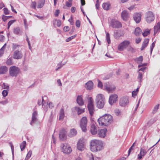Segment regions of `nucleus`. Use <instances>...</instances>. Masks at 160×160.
Instances as JSON below:
<instances>
[{
    "mask_svg": "<svg viewBox=\"0 0 160 160\" xmlns=\"http://www.w3.org/2000/svg\"><path fill=\"white\" fill-rule=\"evenodd\" d=\"M64 116V109L62 108L61 109L60 112V116L59 118V119H63Z\"/></svg>",
    "mask_w": 160,
    "mask_h": 160,
    "instance_id": "obj_34",
    "label": "nucleus"
},
{
    "mask_svg": "<svg viewBox=\"0 0 160 160\" xmlns=\"http://www.w3.org/2000/svg\"><path fill=\"white\" fill-rule=\"evenodd\" d=\"M36 2H32L30 5V7L34 9H36Z\"/></svg>",
    "mask_w": 160,
    "mask_h": 160,
    "instance_id": "obj_44",
    "label": "nucleus"
},
{
    "mask_svg": "<svg viewBox=\"0 0 160 160\" xmlns=\"http://www.w3.org/2000/svg\"><path fill=\"white\" fill-rule=\"evenodd\" d=\"M155 41H154L153 42L151 46L150 47L151 54L152 51L153 50V48L155 46Z\"/></svg>",
    "mask_w": 160,
    "mask_h": 160,
    "instance_id": "obj_53",
    "label": "nucleus"
},
{
    "mask_svg": "<svg viewBox=\"0 0 160 160\" xmlns=\"http://www.w3.org/2000/svg\"><path fill=\"white\" fill-rule=\"evenodd\" d=\"M159 106V105L157 104L154 107V109L152 110L153 114H155L157 112L158 110V109Z\"/></svg>",
    "mask_w": 160,
    "mask_h": 160,
    "instance_id": "obj_43",
    "label": "nucleus"
},
{
    "mask_svg": "<svg viewBox=\"0 0 160 160\" xmlns=\"http://www.w3.org/2000/svg\"><path fill=\"white\" fill-rule=\"evenodd\" d=\"M72 5V2H66V5L67 7H70Z\"/></svg>",
    "mask_w": 160,
    "mask_h": 160,
    "instance_id": "obj_63",
    "label": "nucleus"
},
{
    "mask_svg": "<svg viewBox=\"0 0 160 160\" xmlns=\"http://www.w3.org/2000/svg\"><path fill=\"white\" fill-rule=\"evenodd\" d=\"M56 21L57 22V26L58 27H59L60 26L61 24V21L60 20H56Z\"/></svg>",
    "mask_w": 160,
    "mask_h": 160,
    "instance_id": "obj_61",
    "label": "nucleus"
},
{
    "mask_svg": "<svg viewBox=\"0 0 160 160\" xmlns=\"http://www.w3.org/2000/svg\"><path fill=\"white\" fill-rule=\"evenodd\" d=\"M98 122L100 125L106 126L112 122V117L110 114H106L98 118Z\"/></svg>",
    "mask_w": 160,
    "mask_h": 160,
    "instance_id": "obj_2",
    "label": "nucleus"
},
{
    "mask_svg": "<svg viewBox=\"0 0 160 160\" xmlns=\"http://www.w3.org/2000/svg\"><path fill=\"white\" fill-rule=\"evenodd\" d=\"M160 29V23L158 22L154 27V35H155Z\"/></svg>",
    "mask_w": 160,
    "mask_h": 160,
    "instance_id": "obj_30",
    "label": "nucleus"
},
{
    "mask_svg": "<svg viewBox=\"0 0 160 160\" xmlns=\"http://www.w3.org/2000/svg\"><path fill=\"white\" fill-rule=\"evenodd\" d=\"M8 102V100L7 99L3 101H0V103L3 105H5L7 104Z\"/></svg>",
    "mask_w": 160,
    "mask_h": 160,
    "instance_id": "obj_54",
    "label": "nucleus"
},
{
    "mask_svg": "<svg viewBox=\"0 0 160 160\" xmlns=\"http://www.w3.org/2000/svg\"><path fill=\"white\" fill-rule=\"evenodd\" d=\"M26 142L25 141H23L20 144V148L22 151H23L26 146Z\"/></svg>",
    "mask_w": 160,
    "mask_h": 160,
    "instance_id": "obj_37",
    "label": "nucleus"
},
{
    "mask_svg": "<svg viewBox=\"0 0 160 160\" xmlns=\"http://www.w3.org/2000/svg\"><path fill=\"white\" fill-rule=\"evenodd\" d=\"M13 31L15 34L18 35H21L22 32V31L18 27L14 28Z\"/></svg>",
    "mask_w": 160,
    "mask_h": 160,
    "instance_id": "obj_24",
    "label": "nucleus"
},
{
    "mask_svg": "<svg viewBox=\"0 0 160 160\" xmlns=\"http://www.w3.org/2000/svg\"><path fill=\"white\" fill-rule=\"evenodd\" d=\"M87 124V119L86 117H83L81 120L80 126L82 131L86 132Z\"/></svg>",
    "mask_w": 160,
    "mask_h": 160,
    "instance_id": "obj_8",
    "label": "nucleus"
},
{
    "mask_svg": "<svg viewBox=\"0 0 160 160\" xmlns=\"http://www.w3.org/2000/svg\"><path fill=\"white\" fill-rule=\"evenodd\" d=\"M147 65V63H144L142 64L139 65L138 66V67L139 68H140V67H142V68H140L139 70L138 71H142L144 72V70H145V69L146 68V67H144V66H146Z\"/></svg>",
    "mask_w": 160,
    "mask_h": 160,
    "instance_id": "obj_33",
    "label": "nucleus"
},
{
    "mask_svg": "<svg viewBox=\"0 0 160 160\" xmlns=\"http://www.w3.org/2000/svg\"><path fill=\"white\" fill-rule=\"evenodd\" d=\"M107 130L106 128L101 129L98 131V135L101 138H104L106 136Z\"/></svg>",
    "mask_w": 160,
    "mask_h": 160,
    "instance_id": "obj_21",
    "label": "nucleus"
},
{
    "mask_svg": "<svg viewBox=\"0 0 160 160\" xmlns=\"http://www.w3.org/2000/svg\"><path fill=\"white\" fill-rule=\"evenodd\" d=\"M149 39L148 38H146L144 39L142 44V47L141 48V50H144L147 46L149 42Z\"/></svg>",
    "mask_w": 160,
    "mask_h": 160,
    "instance_id": "obj_26",
    "label": "nucleus"
},
{
    "mask_svg": "<svg viewBox=\"0 0 160 160\" xmlns=\"http://www.w3.org/2000/svg\"><path fill=\"white\" fill-rule=\"evenodd\" d=\"M8 91L7 90H3L2 92V94L4 97H6L8 94Z\"/></svg>",
    "mask_w": 160,
    "mask_h": 160,
    "instance_id": "obj_48",
    "label": "nucleus"
},
{
    "mask_svg": "<svg viewBox=\"0 0 160 160\" xmlns=\"http://www.w3.org/2000/svg\"><path fill=\"white\" fill-rule=\"evenodd\" d=\"M121 35L119 33L118 30H115L114 31V36L116 39H119L121 36Z\"/></svg>",
    "mask_w": 160,
    "mask_h": 160,
    "instance_id": "obj_31",
    "label": "nucleus"
},
{
    "mask_svg": "<svg viewBox=\"0 0 160 160\" xmlns=\"http://www.w3.org/2000/svg\"><path fill=\"white\" fill-rule=\"evenodd\" d=\"M88 108L89 113L91 116H92L94 111V109L93 101L92 97H88Z\"/></svg>",
    "mask_w": 160,
    "mask_h": 160,
    "instance_id": "obj_4",
    "label": "nucleus"
},
{
    "mask_svg": "<svg viewBox=\"0 0 160 160\" xmlns=\"http://www.w3.org/2000/svg\"><path fill=\"white\" fill-rule=\"evenodd\" d=\"M85 145L83 139H80L77 142V149L79 151H82L85 149Z\"/></svg>",
    "mask_w": 160,
    "mask_h": 160,
    "instance_id": "obj_11",
    "label": "nucleus"
},
{
    "mask_svg": "<svg viewBox=\"0 0 160 160\" xmlns=\"http://www.w3.org/2000/svg\"><path fill=\"white\" fill-rule=\"evenodd\" d=\"M122 18L124 21L127 20L129 18V15L127 11H123L121 13Z\"/></svg>",
    "mask_w": 160,
    "mask_h": 160,
    "instance_id": "obj_23",
    "label": "nucleus"
},
{
    "mask_svg": "<svg viewBox=\"0 0 160 160\" xmlns=\"http://www.w3.org/2000/svg\"><path fill=\"white\" fill-rule=\"evenodd\" d=\"M8 71V68L5 66H2L0 67V74H5Z\"/></svg>",
    "mask_w": 160,
    "mask_h": 160,
    "instance_id": "obj_27",
    "label": "nucleus"
},
{
    "mask_svg": "<svg viewBox=\"0 0 160 160\" xmlns=\"http://www.w3.org/2000/svg\"><path fill=\"white\" fill-rule=\"evenodd\" d=\"M102 6L104 10H108L109 9L110 5L109 3H104L103 4Z\"/></svg>",
    "mask_w": 160,
    "mask_h": 160,
    "instance_id": "obj_36",
    "label": "nucleus"
},
{
    "mask_svg": "<svg viewBox=\"0 0 160 160\" xmlns=\"http://www.w3.org/2000/svg\"><path fill=\"white\" fill-rule=\"evenodd\" d=\"M93 83L91 81H89L85 84V88L87 90H91L93 88Z\"/></svg>",
    "mask_w": 160,
    "mask_h": 160,
    "instance_id": "obj_22",
    "label": "nucleus"
},
{
    "mask_svg": "<svg viewBox=\"0 0 160 160\" xmlns=\"http://www.w3.org/2000/svg\"><path fill=\"white\" fill-rule=\"evenodd\" d=\"M155 18L154 15L152 12L149 11L146 12L145 19L148 23L152 22Z\"/></svg>",
    "mask_w": 160,
    "mask_h": 160,
    "instance_id": "obj_6",
    "label": "nucleus"
},
{
    "mask_svg": "<svg viewBox=\"0 0 160 160\" xmlns=\"http://www.w3.org/2000/svg\"><path fill=\"white\" fill-rule=\"evenodd\" d=\"M77 102L80 106H82L84 104V101L82 96H78L77 98Z\"/></svg>",
    "mask_w": 160,
    "mask_h": 160,
    "instance_id": "obj_25",
    "label": "nucleus"
},
{
    "mask_svg": "<svg viewBox=\"0 0 160 160\" xmlns=\"http://www.w3.org/2000/svg\"><path fill=\"white\" fill-rule=\"evenodd\" d=\"M3 86H2L3 88L4 89H9V86L7 84H6L5 83H3Z\"/></svg>",
    "mask_w": 160,
    "mask_h": 160,
    "instance_id": "obj_60",
    "label": "nucleus"
},
{
    "mask_svg": "<svg viewBox=\"0 0 160 160\" xmlns=\"http://www.w3.org/2000/svg\"><path fill=\"white\" fill-rule=\"evenodd\" d=\"M77 131L74 129H71L70 131V133L68 134V136L70 137H72L75 136L77 134Z\"/></svg>",
    "mask_w": 160,
    "mask_h": 160,
    "instance_id": "obj_29",
    "label": "nucleus"
},
{
    "mask_svg": "<svg viewBox=\"0 0 160 160\" xmlns=\"http://www.w3.org/2000/svg\"><path fill=\"white\" fill-rule=\"evenodd\" d=\"M129 103L128 98L127 97L121 98L119 101L120 105L122 107H125Z\"/></svg>",
    "mask_w": 160,
    "mask_h": 160,
    "instance_id": "obj_14",
    "label": "nucleus"
},
{
    "mask_svg": "<svg viewBox=\"0 0 160 160\" xmlns=\"http://www.w3.org/2000/svg\"><path fill=\"white\" fill-rule=\"evenodd\" d=\"M32 154V151L31 150H30L28 152V154L27 155L26 157L24 160H28L31 157Z\"/></svg>",
    "mask_w": 160,
    "mask_h": 160,
    "instance_id": "obj_42",
    "label": "nucleus"
},
{
    "mask_svg": "<svg viewBox=\"0 0 160 160\" xmlns=\"http://www.w3.org/2000/svg\"><path fill=\"white\" fill-rule=\"evenodd\" d=\"M38 114L37 111L34 112L32 114V120L30 122V124L33 126L38 120Z\"/></svg>",
    "mask_w": 160,
    "mask_h": 160,
    "instance_id": "obj_16",
    "label": "nucleus"
},
{
    "mask_svg": "<svg viewBox=\"0 0 160 160\" xmlns=\"http://www.w3.org/2000/svg\"><path fill=\"white\" fill-rule=\"evenodd\" d=\"M88 156L89 158V160H94L93 155L91 153L88 154Z\"/></svg>",
    "mask_w": 160,
    "mask_h": 160,
    "instance_id": "obj_52",
    "label": "nucleus"
},
{
    "mask_svg": "<svg viewBox=\"0 0 160 160\" xmlns=\"http://www.w3.org/2000/svg\"><path fill=\"white\" fill-rule=\"evenodd\" d=\"M66 132L64 129H62L59 133V138L62 140H64L66 137Z\"/></svg>",
    "mask_w": 160,
    "mask_h": 160,
    "instance_id": "obj_20",
    "label": "nucleus"
},
{
    "mask_svg": "<svg viewBox=\"0 0 160 160\" xmlns=\"http://www.w3.org/2000/svg\"><path fill=\"white\" fill-rule=\"evenodd\" d=\"M106 40L107 41V42L108 43V44H109L111 42L110 35L108 32H106Z\"/></svg>",
    "mask_w": 160,
    "mask_h": 160,
    "instance_id": "obj_40",
    "label": "nucleus"
},
{
    "mask_svg": "<svg viewBox=\"0 0 160 160\" xmlns=\"http://www.w3.org/2000/svg\"><path fill=\"white\" fill-rule=\"evenodd\" d=\"M130 43L128 40H125L121 43L118 47V49L120 51H122L127 47Z\"/></svg>",
    "mask_w": 160,
    "mask_h": 160,
    "instance_id": "obj_10",
    "label": "nucleus"
},
{
    "mask_svg": "<svg viewBox=\"0 0 160 160\" xmlns=\"http://www.w3.org/2000/svg\"><path fill=\"white\" fill-rule=\"evenodd\" d=\"M20 69L17 67L12 66L9 69V74L12 77H16L19 73Z\"/></svg>",
    "mask_w": 160,
    "mask_h": 160,
    "instance_id": "obj_7",
    "label": "nucleus"
},
{
    "mask_svg": "<svg viewBox=\"0 0 160 160\" xmlns=\"http://www.w3.org/2000/svg\"><path fill=\"white\" fill-rule=\"evenodd\" d=\"M23 21H24V25L25 27V29L26 30L28 29V25H27V20H26V19H24L23 20Z\"/></svg>",
    "mask_w": 160,
    "mask_h": 160,
    "instance_id": "obj_56",
    "label": "nucleus"
},
{
    "mask_svg": "<svg viewBox=\"0 0 160 160\" xmlns=\"http://www.w3.org/2000/svg\"><path fill=\"white\" fill-rule=\"evenodd\" d=\"M143 60V57L142 56H140L139 57L136 58L135 59V61L138 63H141Z\"/></svg>",
    "mask_w": 160,
    "mask_h": 160,
    "instance_id": "obj_39",
    "label": "nucleus"
},
{
    "mask_svg": "<svg viewBox=\"0 0 160 160\" xmlns=\"http://www.w3.org/2000/svg\"><path fill=\"white\" fill-rule=\"evenodd\" d=\"M20 47V46L18 45L13 44L12 45V49L13 50H15L16 49H18Z\"/></svg>",
    "mask_w": 160,
    "mask_h": 160,
    "instance_id": "obj_51",
    "label": "nucleus"
},
{
    "mask_svg": "<svg viewBox=\"0 0 160 160\" xmlns=\"http://www.w3.org/2000/svg\"><path fill=\"white\" fill-rule=\"evenodd\" d=\"M141 16V13L136 12L133 15V19L137 23H139L140 22Z\"/></svg>",
    "mask_w": 160,
    "mask_h": 160,
    "instance_id": "obj_18",
    "label": "nucleus"
},
{
    "mask_svg": "<svg viewBox=\"0 0 160 160\" xmlns=\"http://www.w3.org/2000/svg\"><path fill=\"white\" fill-rule=\"evenodd\" d=\"M110 26L113 28H118L122 26L121 23L119 21L112 19L111 20Z\"/></svg>",
    "mask_w": 160,
    "mask_h": 160,
    "instance_id": "obj_12",
    "label": "nucleus"
},
{
    "mask_svg": "<svg viewBox=\"0 0 160 160\" xmlns=\"http://www.w3.org/2000/svg\"><path fill=\"white\" fill-rule=\"evenodd\" d=\"M90 131L91 133L95 135L97 133V129L96 127L94 124H92L91 126Z\"/></svg>",
    "mask_w": 160,
    "mask_h": 160,
    "instance_id": "obj_28",
    "label": "nucleus"
},
{
    "mask_svg": "<svg viewBox=\"0 0 160 160\" xmlns=\"http://www.w3.org/2000/svg\"><path fill=\"white\" fill-rule=\"evenodd\" d=\"M61 147L62 152L65 154L70 153L72 151L71 148L66 143L61 144Z\"/></svg>",
    "mask_w": 160,
    "mask_h": 160,
    "instance_id": "obj_5",
    "label": "nucleus"
},
{
    "mask_svg": "<svg viewBox=\"0 0 160 160\" xmlns=\"http://www.w3.org/2000/svg\"><path fill=\"white\" fill-rule=\"evenodd\" d=\"M23 57V54L21 51L16 50L15 51L13 55V58L16 59H21Z\"/></svg>",
    "mask_w": 160,
    "mask_h": 160,
    "instance_id": "obj_15",
    "label": "nucleus"
},
{
    "mask_svg": "<svg viewBox=\"0 0 160 160\" xmlns=\"http://www.w3.org/2000/svg\"><path fill=\"white\" fill-rule=\"evenodd\" d=\"M6 64L8 65H11L13 64L12 61V58L11 57L9 58H8L6 62Z\"/></svg>",
    "mask_w": 160,
    "mask_h": 160,
    "instance_id": "obj_41",
    "label": "nucleus"
},
{
    "mask_svg": "<svg viewBox=\"0 0 160 160\" xmlns=\"http://www.w3.org/2000/svg\"><path fill=\"white\" fill-rule=\"evenodd\" d=\"M147 153V151L144 148H142L140 149V153L138 155V158L139 160L142 159V157L144 156Z\"/></svg>",
    "mask_w": 160,
    "mask_h": 160,
    "instance_id": "obj_19",
    "label": "nucleus"
},
{
    "mask_svg": "<svg viewBox=\"0 0 160 160\" xmlns=\"http://www.w3.org/2000/svg\"><path fill=\"white\" fill-rule=\"evenodd\" d=\"M98 86L99 88H102L103 85L102 82L99 80H98Z\"/></svg>",
    "mask_w": 160,
    "mask_h": 160,
    "instance_id": "obj_57",
    "label": "nucleus"
},
{
    "mask_svg": "<svg viewBox=\"0 0 160 160\" xmlns=\"http://www.w3.org/2000/svg\"><path fill=\"white\" fill-rule=\"evenodd\" d=\"M3 9L4 13L5 14L7 15L9 14V11L7 8H4Z\"/></svg>",
    "mask_w": 160,
    "mask_h": 160,
    "instance_id": "obj_58",
    "label": "nucleus"
},
{
    "mask_svg": "<svg viewBox=\"0 0 160 160\" xmlns=\"http://www.w3.org/2000/svg\"><path fill=\"white\" fill-rule=\"evenodd\" d=\"M96 101L98 108H103L105 103V99L103 95L101 94H98L96 97Z\"/></svg>",
    "mask_w": 160,
    "mask_h": 160,
    "instance_id": "obj_3",
    "label": "nucleus"
},
{
    "mask_svg": "<svg viewBox=\"0 0 160 160\" xmlns=\"http://www.w3.org/2000/svg\"><path fill=\"white\" fill-rule=\"evenodd\" d=\"M135 144V142H134L133 144L132 145V146H131V147L128 150V156L130 153V152L134 148V145Z\"/></svg>",
    "mask_w": 160,
    "mask_h": 160,
    "instance_id": "obj_50",
    "label": "nucleus"
},
{
    "mask_svg": "<svg viewBox=\"0 0 160 160\" xmlns=\"http://www.w3.org/2000/svg\"><path fill=\"white\" fill-rule=\"evenodd\" d=\"M76 26L77 27L79 28L80 26V22L78 20H77L76 22Z\"/></svg>",
    "mask_w": 160,
    "mask_h": 160,
    "instance_id": "obj_59",
    "label": "nucleus"
},
{
    "mask_svg": "<svg viewBox=\"0 0 160 160\" xmlns=\"http://www.w3.org/2000/svg\"><path fill=\"white\" fill-rule=\"evenodd\" d=\"M48 104V106L50 108H52L54 107L53 104L52 102H50L49 104L48 103H47Z\"/></svg>",
    "mask_w": 160,
    "mask_h": 160,
    "instance_id": "obj_62",
    "label": "nucleus"
},
{
    "mask_svg": "<svg viewBox=\"0 0 160 160\" xmlns=\"http://www.w3.org/2000/svg\"><path fill=\"white\" fill-rule=\"evenodd\" d=\"M76 35H75L71 36L68 38L67 39H66V42H69L70 41H71L72 39L76 37Z\"/></svg>",
    "mask_w": 160,
    "mask_h": 160,
    "instance_id": "obj_47",
    "label": "nucleus"
},
{
    "mask_svg": "<svg viewBox=\"0 0 160 160\" xmlns=\"http://www.w3.org/2000/svg\"><path fill=\"white\" fill-rule=\"evenodd\" d=\"M15 22V20H11L9 21L8 24V27L7 28L8 29H9L10 27V26Z\"/></svg>",
    "mask_w": 160,
    "mask_h": 160,
    "instance_id": "obj_45",
    "label": "nucleus"
},
{
    "mask_svg": "<svg viewBox=\"0 0 160 160\" xmlns=\"http://www.w3.org/2000/svg\"><path fill=\"white\" fill-rule=\"evenodd\" d=\"M118 96L116 94H113L110 96L109 102L110 105H112L117 100Z\"/></svg>",
    "mask_w": 160,
    "mask_h": 160,
    "instance_id": "obj_17",
    "label": "nucleus"
},
{
    "mask_svg": "<svg viewBox=\"0 0 160 160\" xmlns=\"http://www.w3.org/2000/svg\"><path fill=\"white\" fill-rule=\"evenodd\" d=\"M75 110L78 113V115L81 114L84 112V109L81 108H80L78 107H75Z\"/></svg>",
    "mask_w": 160,
    "mask_h": 160,
    "instance_id": "obj_32",
    "label": "nucleus"
},
{
    "mask_svg": "<svg viewBox=\"0 0 160 160\" xmlns=\"http://www.w3.org/2000/svg\"><path fill=\"white\" fill-rule=\"evenodd\" d=\"M115 112L116 115L118 116L120 114L121 112L119 110L116 109L115 110Z\"/></svg>",
    "mask_w": 160,
    "mask_h": 160,
    "instance_id": "obj_55",
    "label": "nucleus"
},
{
    "mask_svg": "<svg viewBox=\"0 0 160 160\" xmlns=\"http://www.w3.org/2000/svg\"><path fill=\"white\" fill-rule=\"evenodd\" d=\"M141 30L139 27H137L135 30V34L137 36H139L141 33Z\"/></svg>",
    "mask_w": 160,
    "mask_h": 160,
    "instance_id": "obj_35",
    "label": "nucleus"
},
{
    "mask_svg": "<svg viewBox=\"0 0 160 160\" xmlns=\"http://www.w3.org/2000/svg\"><path fill=\"white\" fill-rule=\"evenodd\" d=\"M150 33V30H146L144 32L142 33V35L144 37H146Z\"/></svg>",
    "mask_w": 160,
    "mask_h": 160,
    "instance_id": "obj_49",
    "label": "nucleus"
},
{
    "mask_svg": "<svg viewBox=\"0 0 160 160\" xmlns=\"http://www.w3.org/2000/svg\"><path fill=\"white\" fill-rule=\"evenodd\" d=\"M5 37L4 36L0 34V42H3L4 40Z\"/></svg>",
    "mask_w": 160,
    "mask_h": 160,
    "instance_id": "obj_64",
    "label": "nucleus"
},
{
    "mask_svg": "<svg viewBox=\"0 0 160 160\" xmlns=\"http://www.w3.org/2000/svg\"><path fill=\"white\" fill-rule=\"evenodd\" d=\"M25 35L26 37V40L28 42V45L29 47V48L30 49H31V46L30 41L29 40V38L27 36V35L26 34H25Z\"/></svg>",
    "mask_w": 160,
    "mask_h": 160,
    "instance_id": "obj_46",
    "label": "nucleus"
},
{
    "mask_svg": "<svg viewBox=\"0 0 160 160\" xmlns=\"http://www.w3.org/2000/svg\"><path fill=\"white\" fill-rule=\"evenodd\" d=\"M104 89L108 92H112L115 91L116 87L113 85H110L108 83H104Z\"/></svg>",
    "mask_w": 160,
    "mask_h": 160,
    "instance_id": "obj_9",
    "label": "nucleus"
},
{
    "mask_svg": "<svg viewBox=\"0 0 160 160\" xmlns=\"http://www.w3.org/2000/svg\"><path fill=\"white\" fill-rule=\"evenodd\" d=\"M143 73L141 72H138V79L140 82H142V75Z\"/></svg>",
    "mask_w": 160,
    "mask_h": 160,
    "instance_id": "obj_38",
    "label": "nucleus"
},
{
    "mask_svg": "<svg viewBox=\"0 0 160 160\" xmlns=\"http://www.w3.org/2000/svg\"><path fill=\"white\" fill-rule=\"evenodd\" d=\"M38 103L39 106L42 105V108L45 112L48 110V104L46 103L44 101L42 97V100L41 99L38 100Z\"/></svg>",
    "mask_w": 160,
    "mask_h": 160,
    "instance_id": "obj_13",
    "label": "nucleus"
},
{
    "mask_svg": "<svg viewBox=\"0 0 160 160\" xmlns=\"http://www.w3.org/2000/svg\"><path fill=\"white\" fill-rule=\"evenodd\" d=\"M103 147V144L102 141L94 139L90 142V150L93 152H97L101 150Z\"/></svg>",
    "mask_w": 160,
    "mask_h": 160,
    "instance_id": "obj_1",
    "label": "nucleus"
}]
</instances>
